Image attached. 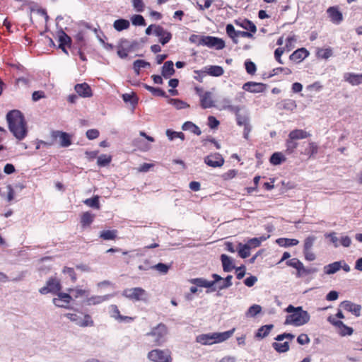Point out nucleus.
<instances>
[{"label": "nucleus", "mask_w": 362, "mask_h": 362, "mask_svg": "<svg viewBox=\"0 0 362 362\" xmlns=\"http://www.w3.org/2000/svg\"><path fill=\"white\" fill-rule=\"evenodd\" d=\"M315 240H316V238L313 235L307 237L305 239L303 250H311V248L313 247V246L314 245Z\"/></svg>", "instance_id": "59"}, {"label": "nucleus", "mask_w": 362, "mask_h": 362, "mask_svg": "<svg viewBox=\"0 0 362 362\" xmlns=\"http://www.w3.org/2000/svg\"><path fill=\"white\" fill-rule=\"evenodd\" d=\"M276 243L281 247H289L297 245L299 241L296 239L290 238H279L276 240Z\"/></svg>", "instance_id": "42"}, {"label": "nucleus", "mask_w": 362, "mask_h": 362, "mask_svg": "<svg viewBox=\"0 0 362 362\" xmlns=\"http://www.w3.org/2000/svg\"><path fill=\"white\" fill-rule=\"evenodd\" d=\"M61 289L59 281L56 279H50L47 281L45 286L40 289L41 294H47L49 293H58Z\"/></svg>", "instance_id": "9"}, {"label": "nucleus", "mask_w": 362, "mask_h": 362, "mask_svg": "<svg viewBox=\"0 0 362 362\" xmlns=\"http://www.w3.org/2000/svg\"><path fill=\"white\" fill-rule=\"evenodd\" d=\"M241 110V107L239 106L238 110L237 112H233L235 115L237 124L239 126H245L248 124H250V118L247 114L246 115H241L240 113V111Z\"/></svg>", "instance_id": "31"}, {"label": "nucleus", "mask_w": 362, "mask_h": 362, "mask_svg": "<svg viewBox=\"0 0 362 362\" xmlns=\"http://www.w3.org/2000/svg\"><path fill=\"white\" fill-rule=\"evenodd\" d=\"M132 24L134 25H145V20L141 15H134L132 18Z\"/></svg>", "instance_id": "61"}, {"label": "nucleus", "mask_w": 362, "mask_h": 362, "mask_svg": "<svg viewBox=\"0 0 362 362\" xmlns=\"http://www.w3.org/2000/svg\"><path fill=\"white\" fill-rule=\"evenodd\" d=\"M340 306L345 310L351 313L356 317H359L361 315V305L355 304L349 300H344L341 303Z\"/></svg>", "instance_id": "16"}, {"label": "nucleus", "mask_w": 362, "mask_h": 362, "mask_svg": "<svg viewBox=\"0 0 362 362\" xmlns=\"http://www.w3.org/2000/svg\"><path fill=\"white\" fill-rule=\"evenodd\" d=\"M273 325H267L262 326L258 329L256 333V337L263 339L266 337L273 328Z\"/></svg>", "instance_id": "38"}, {"label": "nucleus", "mask_w": 362, "mask_h": 362, "mask_svg": "<svg viewBox=\"0 0 362 362\" xmlns=\"http://www.w3.org/2000/svg\"><path fill=\"white\" fill-rule=\"evenodd\" d=\"M153 34L160 37L159 42L163 45L167 44L172 38L171 33L160 25L154 27Z\"/></svg>", "instance_id": "14"}, {"label": "nucleus", "mask_w": 362, "mask_h": 362, "mask_svg": "<svg viewBox=\"0 0 362 362\" xmlns=\"http://www.w3.org/2000/svg\"><path fill=\"white\" fill-rule=\"evenodd\" d=\"M341 262L337 261L325 266L323 270L325 274L330 275L334 274L338 271H339L341 269Z\"/></svg>", "instance_id": "29"}, {"label": "nucleus", "mask_w": 362, "mask_h": 362, "mask_svg": "<svg viewBox=\"0 0 362 362\" xmlns=\"http://www.w3.org/2000/svg\"><path fill=\"white\" fill-rule=\"evenodd\" d=\"M169 103L177 110H181L189 107V105L182 100L179 99H170Z\"/></svg>", "instance_id": "50"}, {"label": "nucleus", "mask_w": 362, "mask_h": 362, "mask_svg": "<svg viewBox=\"0 0 362 362\" xmlns=\"http://www.w3.org/2000/svg\"><path fill=\"white\" fill-rule=\"evenodd\" d=\"M327 13L332 23L339 24L342 21V14L337 8L329 7L327 9Z\"/></svg>", "instance_id": "22"}, {"label": "nucleus", "mask_w": 362, "mask_h": 362, "mask_svg": "<svg viewBox=\"0 0 362 362\" xmlns=\"http://www.w3.org/2000/svg\"><path fill=\"white\" fill-rule=\"evenodd\" d=\"M116 230H103L100 233V238L105 240H114L117 236Z\"/></svg>", "instance_id": "43"}, {"label": "nucleus", "mask_w": 362, "mask_h": 362, "mask_svg": "<svg viewBox=\"0 0 362 362\" xmlns=\"http://www.w3.org/2000/svg\"><path fill=\"white\" fill-rule=\"evenodd\" d=\"M237 250L239 256L242 258H247L250 255V248L247 244L238 243Z\"/></svg>", "instance_id": "37"}, {"label": "nucleus", "mask_w": 362, "mask_h": 362, "mask_svg": "<svg viewBox=\"0 0 362 362\" xmlns=\"http://www.w3.org/2000/svg\"><path fill=\"white\" fill-rule=\"evenodd\" d=\"M52 138L58 139L61 147H68L71 144V135L60 131H54L52 132Z\"/></svg>", "instance_id": "11"}, {"label": "nucleus", "mask_w": 362, "mask_h": 362, "mask_svg": "<svg viewBox=\"0 0 362 362\" xmlns=\"http://www.w3.org/2000/svg\"><path fill=\"white\" fill-rule=\"evenodd\" d=\"M226 33L227 35L233 39L235 43H237L236 37H238V31L235 30L234 26L232 24H228L226 25Z\"/></svg>", "instance_id": "46"}, {"label": "nucleus", "mask_w": 362, "mask_h": 362, "mask_svg": "<svg viewBox=\"0 0 362 362\" xmlns=\"http://www.w3.org/2000/svg\"><path fill=\"white\" fill-rule=\"evenodd\" d=\"M286 160L285 156L281 152H275L270 157V163L274 165H280Z\"/></svg>", "instance_id": "35"}, {"label": "nucleus", "mask_w": 362, "mask_h": 362, "mask_svg": "<svg viewBox=\"0 0 362 362\" xmlns=\"http://www.w3.org/2000/svg\"><path fill=\"white\" fill-rule=\"evenodd\" d=\"M168 334L167 327L162 323L151 329V332L146 334V336L150 337V341L154 345H161L165 341Z\"/></svg>", "instance_id": "4"}, {"label": "nucleus", "mask_w": 362, "mask_h": 362, "mask_svg": "<svg viewBox=\"0 0 362 362\" xmlns=\"http://www.w3.org/2000/svg\"><path fill=\"white\" fill-rule=\"evenodd\" d=\"M235 23L237 25L243 28L245 30H250L251 33H255L257 31L255 25L248 20H236Z\"/></svg>", "instance_id": "27"}, {"label": "nucleus", "mask_w": 362, "mask_h": 362, "mask_svg": "<svg viewBox=\"0 0 362 362\" xmlns=\"http://www.w3.org/2000/svg\"><path fill=\"white\" fill-rule=\"evenodd\" d=\"M298 146V142L293 139H291V137L288 136V139L286 140V153L287 154L293 153Z\"/></svg>", "instance_id": "41"}, {"label": "nucleus", "mask_w": 362, "mask_h": 362, "mask_svg": "<svg viewBox=\"0 0 362 362\" xmlns=\"http://www.w3.org/2000/svg\"><path fill=\"white\" fill-rule=\"evenodd\" d=\"M122 99L125 103H130L132 105H134L137 103L136 98L132 94L125 93L122 95Z\"/></svg>", "instance_id": "64"}, {"label": "nucleus", "mask_w": 362, "mask_h": 362, "mask_svg": "<svg viewBox=\"0 0 362 362\" xmlns=\"http://www.w3.org/2000/svg\"><path fill=\"white\" fill-rule=\"evenodd\" d=\"M264 88L265 85L264 83L253 81L247 82L243 86V89L254 93H262Z\"/></svg>", "instance_id": "18"}, {"label": "nucleus", "mask_w": 362, "mask_h": 362, "mask_svg": "<svg viewBox=\"0 0 362 362\" xmlns=\"http://www.w3.org/2000/svg\"><path fill=\"white\" fill-rule=\"evenodd\" d=\"M129 22L126 19H118L114 22L113 27L117 31L126 30L129 27Z\"/></svg>", "instance_id": "40"}, {"label": "nucleus", "mask_w": 362, "mask_h": 362, "mask_svg": "<svg viewBox=\"0 0 362 362\" xmlns=\"http://www.w3.org/2000/svg\"><path fill=\"white\" fill-rule=\"evenodd\" d=\"M71 300V296L66 293H58L57 296L52 300L53 303L59 307L68 308Z\"/></svg>", "instance_id": "12"}, {"label": "nucleus", "mask_w": 362, "mask_h": 362, "mask_svg": "<svg viewBox=\"0 0 362 362\" xmlns=\"http://www.w3.org/2000/svg\"><path fill=\"white\" fill-rule=\"evenodd\" d=\"M204 35L193 34L189 37V40L191 43L196 44L198 46H203L204 42H202V40H204Z\"/></svg>", "instance_id": "54"}, {"label": "nucleus", "mask_w": 362, "mask_h": 362, "mask_svg": "<svg viewBox=\"0 0 362 362\" xmlns=\"http://www.w3.org/2000/svg\"><path fill=\"white\" fill-rule=\"evenodd\" d=\"M285 311L288 313L284 322L286 325L300 327L307 324L310 320V314L300 306L294 307L289 305Z\"/></svg>", "instance_id": "2"}, {"label": "nucleus", "mask_w": 362, "mask_h": 362, "mask_svg": "<svg viewBox=\"0 0 362 362\" xmlns=\"http://www.w3.org/2000/svg\"><path fill=\"white\" fill-rule=\"evenodd\" d=\"M245 69L249 74H254L256 72L257 68L255 63L250 60H247L245 62Z\"/></svg>", "instance_id": "63"}, {"label": "nucleus", "mask_w": 362, "mask_h": 362, "mask_svg": "<svg viewBox=\"0 0 362 362\" xmlns=\"http://www.w3.org/2000/svg\"><path fill=\"white\" fill-rule=\"evenodd\" d=\"M214 278V288L211 291H216V289L223 290L229 288L232 286L233 276L228 275L225 279H223L221 276L214 274H212Z\"/></svg>", "instance_id": "7"}, {"label": "nucleus", "mask_w": 362, "mask_h": 362, "mask_svg": "<svg viewBox=\"0 0 362 362\" xmlns=\"http://www.w3.org/2000/svg\"><path fill=\"white\" fill-rule=\"evenodd\" d=\"M344 80L352 86H358L362 83V74L347 72L344 74Z\"/></svg>", "instance_id": "20"}, {"label": "nucleus", "mask_w": 362, "mask_h": 362, "mask_svg": "<svg viewBox=\"0 0 362 362\" xmlns=\"http://www.w3.org/2000/svg\"><path fill=\"white\" fill-rule=\"evenodd\" d=\"M317 54L319 57L327 59L332 55V49L330 47L319 49L317 50Z\"/></svg>", "instance_id": "51"}, {"label": "nucleus", "mask_w": 362, "mask_h": 362, "mask_svg": "<svg viewBox=\"0 0 362 362\" xmlns=\"http://www.w3.org/2000/svg\"><path fill=\"white\" fill-rule=\"evenodd\" d=\"M182 128L184 131H189L196 135H200L202 133L200 129L192 122H185Z\"/></svg>", "instance_id": "36"}, {"label": "nucleus", "mask_w": 362, "mask_h": 362, "mask_svg": "<svg viewBox=\"0 0 362 362\" xmlns=\"http://www.w3.org/2000/svg\"><path fill=\"white\" fill-rule=\"evenodd\" d=\"M272 347L279 353H285L289 349L288 341L284 343L274 342Z\"/></svg>", "instance_id": "44"}, {"label": "nucleus", "mask_w": 362, "mask_h": 362, "mask_svg": "<svg viewBox=\"0 0 362 362\" xmlns=\"http://www.w3.org/2000/svg\"><path fill=\"white\" fill-rule=\"evenodd\" d=\"M175 73L174 64L172 61H167L162 67V76L165 78H170Z\"/></svg>", "instance_id": "28"}, {"label": "nucleus", "mask_w": 362, "mask_h": 362, "mask_svg": "<svg viewBox=\"0 0 362 362\" xmlns=\"http://www.w3.org/2000/svg\"><path fill=\"white\" fill-rule=\"evenodd\" d=\"M84 203L90 207H93V208H95V209L100 208L98 197H95L93 198L87 199L84 201Z\"/></svg>", "instance_id": "56"}, {"label": "nucleus", "mask_w": 362, "mask_h": 362, "mask_svg": "<svg viewBox=\"0 0 362 362\" xmlns=\"http://www.w3.org/2000/svg\"><path fill=\"white\" fill-rule=\"evenodd\" d=\"M297 41L296 35H292L287 37L284 49L289 52L294 48V43Z\"/></svg>", "instance_id": "53"}, {"label": "nucleus", "mask_w": 362, "mask_h": 362, "mask_svg": "<svg viewBox=\"0 0 362 362\" xmlns=\"http://www.w3.org/2000/svg\"><path fill=\"white\" fill-rule=\"evenodd\" d=\"M144 86H145L146 89L149 90L151 93H152L155 95L163 96V97L165 95V93L159 88H154V87H152V86H150L148 85H145Z\"/></svg>", "instance_id": "62"}, {"label": "nucleus", "mask_w": 362, "mask_h": 362, "mask_svg": "<svg viewBox=\"0 0 362 362\" xmlns=\"http://www.w3.org/2000/svg\"><path fill=\"white\" fill-rule=\"evenodd\" d=\"M149 66H150V63L145 62L144 60H141V59L136 60L134 62V69L137 74H139V71L141 68H146V67H149Z\"/></svg>", "instance_id": "48"}, {"label": "nucleus", "mask_w": 362, "mask_h": 362, "mask_svg": "<svg viewBox=\"0 0 362 362\" xmlns=\"http://www.w3.org/2000/svg\"><path fill=\"white\" fill-rule=\"evenodd\" d=\"M317 146L315 143L310 142L309 143L308 146L305 149V154L311 157L317 153Z\"/></svg>", "instance_id": "55"}, {"label": "nucleus", "mask_w": 362, "mask_h": 362, "mask_svg": "<svg viewBox=\"0 0 362 362\" xmlns=\"http://www.w3.org/2000/svg\"><path fill=\"white\" fill-rule=\"evenodd\" d=\"M317 269L314 267H305L303 264H301V266L298 268L297 271V276L298 277H301L303 276H306L308 274H314L317 272Z\"/></svg>", "instance_id": "39"}, {"label": "nucleus", "mask_w": 362, "mask_h": 362, "mask_svg": "<svg viewBox=\"0 0 362 362\" xmlns=\"http://www.w3.org/2000/svg\"><path fill=\"white\" fill-rule=\"evenodd\" d=\"M166 136H168V139L170 141H173L176 138L180 139L181 141L185 140V134L182 132H177L173 131L171 129L166 130Z\"/></svg>", "instance_id": "45"}, {"label": "nucleus", "mask_w": 362, "mask_h": 362, "mask_svg": "<svg viewBox=\"0 0 362 362\" xmlns=\"http://www.w3.org/2000/svg\"><path fill=\"white\" fill-rule=\"evenodd\" d=\"M191 282L197 286L204 288H214L213 281H207L203 278H196L191 280Z\"/></svg>", "instance_id": "33"}, {"label": "nucleus", "mask_w": 362, "mask_h": 362, "mask_svg": "<svg viewBox=\"0 0 362 362\" xmlns=\"http://www.w3.org/2000/svg\"><path fill=\"white\" fill-rule=\"evenodd\" d=\"M221 110H226L231 112H237L238 110V105H231V101L229 98H225L220 102Z\"/></svg>", "instance_id": "32"}, {"label": "nucleus", "mask_w": 362, "mask_h": 362, "mask_svg": "<svg viewBox=\"0 0 362 362\" xmlns=\"http://www.w3.org/2000/svg\"><path fill=\"white\" fill-rule=\"evenodd\" d=\"M339 329V334L343 337L347 335L350 336L354 332V329L351 327L346 326L344 323H343V326H341Z\"/></svg>", "instance_id": "60"}, {"label": "nucleus", "mask_w": 362, "mask_h": 362, "mask_svg": "<svg viewBox=\"0 0 362 362\" xmlns=\"http://www.w3.org/2000/svg\"><path fill=\"white\" fill-rule=\"evenodd\" d=\"M111 162V156L107 155H101L98 158V165L100 166H106Z\"/></svg>", "instance_id": "58"}, {"label": "nucleus", "mask_w": 362, "mask_h": 362, "mask_svg": "<svg viewBox=\"0 0 362 362\" xmlns=\"http://www.w3.org/2000/svg\"><path fill=\"white\" fill-rule=\"evenodd\" d=\"M6 120L13 136L19 141L23 140L27 135V128L22 113L19 110H11L7 113Z\"/></svg>", "instance_id": "1"}, {"label": "nucleus", "mask_w": 362, "mask_h": 362, "mask_svg": "<svg viewBox=\"0 0 362 362\" xmlns=\"http://www.w3.org/2000/svg\"><path fill=\"white\" fill-rule=\"evenodd\" d=\"M112 294H107L104 296H92L86 298L85 303L87 305H96L108 300L110 298L113 297Z\"/></svg>", "instance_id": "17"}, {"label": "nucleus", "mask_w": 362, "mask_h": 362, "mask_svg": "<svg viewBox=\"0 0 362 362\" xmlns=\"http://www.w3.org/2000/svg\"><path fill=\"white\" fill-rule=\"evenodd\" d=\"M64 316L79 327H92L94 325L90 315L88 314L66 313Z\"/></svg>", "instance_id": "6"}, {"label": "nucleus", "mask_w": 362, "mask_h": 362, "mask_svg": "<svg viewBox=\"0 0 362 362\" xmlns=\"http://www.w3.org/2000/svg\"><path fill=\"white\" fill-rule=\"evenodd\" d=\"M325 238H329V241L332 243L334 247H338L339 246V238L337 237V233L334 232L325 234Z\"/></svg>", "instance_id": "57"}, {"label": "nucleus", "mask_w": 362, "mask_h": 362, "mask_svg": "<svg viewBox=\"0 0 362 362\" xmlns=\"http://www.w3.org/2000/svg\"><path fill=\"white\" fill-rule=\"evenodd\" d=\"M288 136L291 137V139L297 141L308 138L310 136V134L303 129H296L290 132Z\"/></svg>", "instance_id": "26"}, {"label": "nucleus", "mask_w": 362, "mask_h": 362, "mask_svg": "<svg viewBox=\"0 0 362 362\" xmlns=\"http://www.w3.org/2000/svg\"><path fill=\"white\" fill-rule=\"evenodd\" d=\"M74 89L78 95L83 98H89L93 95L90 86L86 83L76 84Z\"/></svg>", "instance_id": "19"}, {"label": "nucleus", "mask_w": 362, "mask_h": 362, "mask_svg": "<svg viewBox=\"0 0 362 362\" xmlns=\"http://www.w3.org/2000/svg\"><path fill=\"white\" fill-rule=\"evenodd\" d=\"M262 311L260 305L255 304L250 306L246 313L247 317H255Z\"/></svg>", "instance_id": "49"}, {"label": "nucleus", "mask_w": 362, "mask_h": 362, "mask_svg": "<svg viewBox=\"0 0 362 362\" xmlns=\"http://www.w3.org/2000/svg\"><path fill=\"white\" fill-rule=\"evenodd\" d=\"M267 240V238L262 236L259 238H253L250 239L247 243H246L250 248L252 247H259L262 241H264Z\"/></svg>", "instance_id": "47"}, {"label": "nucleus", "mask_w": 362, "mask_h": 362, "mask_svg": "<svg viewBox=\"0 0 362 362\" xmlns=\"http://www.w3.org/2000/svg\"><path fill=\"white\" fill-rule=\"evenodd\" d=\"M203 72L212 76H221L223 74L224 70L220 66H207L204 68Z\"/></svg>", "instance_id": "23"}, {"label": "nucleus", "mask_w": 362, "mask_h": 362, "mask_svg": "<svg viewBox=\"0 0 362 362\" xmlns=\"http://www.w3.org/2000/svg\"><path fill=\"white\" fill-rule=\"evenodd\" d=\"M148 358L153 362H171L168 351L154 349L148 354Z\"/></svg>", "instance_id": "8"}, {"label": "nucleus", "mask_w": 362, "mask_h": 362, "mask_svg": "<svg viewBox=\"0 0 362 362\" xmlns=\"http://www.w3.org/2000/svg\"><path fill=\"white\" fill-rule=\"evenodd\" d=\"M68 291L69 292V294L71 296V298H74L76 299L81 297H87L89 293L88 291L82 289L78 286L73 288H69Z\"/></svg>", "instance_id": "30"}, {"label": "nucleus", "mask_w": 362, "mask_h": 362, "mask_svg": "<svg viewBox=\"0 0 362 362\" xmlns=\"http://www.w3.org/2000/svg\"><path fill=\"white\" fill-rule=\"evenodd\" d=\"M200 98L201 106L202 108H210L214 105L211 97V93L210 92H205L204 93L200 95Z\"/></svg>", "instance_id": "24"}, {"label": "nucleus", "mask_w": 362, "mask_h": 362, "mask_svg": "<svg viewBox=\"0 0 362 362\" xmlns=\"http://www.w3.org/2000/svg\"><path fill=\"white\" fill-rule=\"evenodd\" d=\"M202 42H204L203 46H206L209 48L214 47L216 49H222L225 47V42L216 37L204 35V39Z\"/></svg>", "instance_id": "10"}, {"label": "nucleus", "mask_w": 362, "mask_h": 362, "mask_svg": "<svg viewBox=\"0 0 362 362\" xmlns=\"http://www.w3.org/2000/svg\"><path fill=\"white\" fill-rule=\"evenodd\" d=\"M59 47H62L66 45H69L71 42V38L64 31H62L59 35Z\"/></svg>", "instance_id": "52"}, {"label": "nucleus", "mask_w": 362, "mask_h": 362, "mask_svg": "<svg viewBox=\"0 0 362 362\" xmlns=\"http://www.w3.org/2000/svg\"><path fill=\"white\" fill-rule=\"evenodd\" d=\"M204 163L213 168L221 167L224 163V159L219 153H213L204 158Z\"/></svg>", "instance_id": "13"}, {"label": "nucleus", "mask_w": 362, "mask_h": 362, "mask_svg": "<svg viewBox=\"0 0 362 362\" xmlns=\"http://www.w3.org/2000/svg\"><path fill=\"white\" fill-rule=\"evenodd\" d=\"M109 309L110 317L118 322H131L134 320V318L132 317L122 315L117 306L115 305H111Z\"/></svg>", "instance_id": "15"}, {"label": "nucleus", "mask_w": 362, "mask_h": 362, "mask_svg": "<svg viewBox=\"0 0 362 362\" xmlns=\"http://www.w3.org/2000/svg\"><path fill=\"white\" fill-rule=\"evenodd\" d=\"M122 296L133 301L146 302L148 298V293L140 287L126 288L123 291Z\"/></svg>", "instance_id": "5"}, {"label": "nucleus", "mask_w": 362, "mask_h": 362, "mask_svg": "<svg viewBox=\"0 0 362 362\" xmlns=\"http://www.w3.org/2000/svg\"><path fill=\"white\" fill-rule=\"evenodd\" d=\"M221 260L222 262L223 269L224 272H231L235 268L233 259L228 257V255L224 254L221 255Z\"/></svg>", "instance_id": "25"}, {"label": "nucleus", "mask_w": 362, "mask_h": 362, "mask_svg": "<svg viewBox=\"0 0 362 362\" xmlns=\"http://www.w3.org/2000/svg\"><path fill=\"white\" fill-rule=\"evenodd\" d=\"M94 214L90 212H85L82 214L81 218V223L83 228L89 226L94 219Z\"/></svg>", "instance_id": "34"}, {"label": "nucleus", "mask_w": 362, "mask_h": 362, "mask_svg": "<svg viewBox=\"0 0 362 362\" xmlns=\"http://www.w3.org/2000/svg\"><path fill=\"white\" fill-rule=\"evenodd\" d=\"M235 332V328L223 332H212L199 334L196 337V342L207 346L216 343H221L232 337Z\"/></svg>", "instance_id": "3"}, {"label": "nucleus", "mask_w": 362, "mask_h": 362, "mask_svg": "<svg viewBox=\"0 0 362 362\" xmlns=\"http://www.w3.org/2000/svg\"><path fill=\"white\" fill-rule=\"evenodd\" d=\"M309 55L308 51L305 48H300L294 51L289 57L290 59L300 62Z\"/></svg>", "instance_id": "21"}]
</instances>
